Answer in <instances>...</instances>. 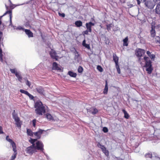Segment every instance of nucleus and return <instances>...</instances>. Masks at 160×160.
I'll return each mask as SVG.
<instances>
[{
  "label": "nucleus",
  "mask_w": 160,
  "mask_h": 160,
  "mask_svg": "<svg viewBox=\"0 0 160 160\" xmlns=\"http://www.w3.org/2000/svg\"><path fill=\"white\" fill-rule=\"evenodd\" d=\"M116 67L118 73L119 74H120L121 73L120 69L119 68V67L118 64L116 65Z\"/></svg>",
  "instance_id": "obj_40"
},
{
  "label": "nucleus",
  "mask_w": 160,
  "mask_h": 160,
  "mask_svg": "<svg viewBox=\"0 0 160 160\" xmlns=\"http://www.w3.org/2000/svg\"><path fill=\"white\" fill-rule=\"evenodd\" d=\"M92 108H91L89 109H87V112L91 113V112H92Z\"/></svg>",
  "instance_id": "obj_51"
},
{
  "label": "nucleus",
  "mask_w": 160,
  "mask_h": 160,
  "mask_svg": "<svg viewBox=\"0 0 160 160\" xmlns=\"http://www.w3.org/2000/svg\"><path fill=\"white\" fill-rule=\"evenodd\" d=\"M37 140V139L31 138V140H29L30 142L32 144V146H35L34 144L35 142Z\"/></svg>",
  "instance_id": "obj_30"
},
{
  "label": "nucleus",
  "mask_w": 160,
  "mask_h": 160,
  "mask_svg": "<svg viewBox=\"0 0 160 160\" xmlns=\"http://www.w3.org/2000/svg\"><path fill=\"white\" fill-rule=\"evenodd\" d=\"M27 133L28 136L32 137L33 135V133L30 129L28 128L27 129Z\"/></svg>",
  "instance_id": "obj_27"
},
{
  "label": "nucleus",
  "mask_w": 160,
  "mask_h": 160,
  "mask_svg": "<svg viewBox=\"0 0 160 160\" xmlns=\"http://www.w3.org/2000/svg\"><path fill=\"white\" fill-rule=\"evenodd\" d=\"M137 1L138 4V5H139L141 3L140 0H137Z\"/></svg>",
  "instance_id": "obj_56"
},
{
  "label": "nucleus",
  "mask_w": 160,
  "mask_h": 160,
  "mask_svg": "<svg viewBox=\"0 0 160 160\" xmlns=\"http://www.w3.org/2000/svg\"><path fill=\"white\" fill-rule=\"evenodd\" d=\"M3 56L2 53L0 54V61L2 62H3L2 59Z\"/></svg>",
  "instance_id": "obj_46"
},
{
  "label": "nucleus",
  "mask_w": 160,
  "mask_h": 160,
  "mask_svg": "<svg viewBox=\"0 0 160 160\" xmlns=\"http://www.w3.org/2000/svg\"><path fill=\"white\" fill-rule=\"evenodd\" d=\"M12 115L13 118L14 119V120H16L18 121L19 118L18 117L17 114L15 113V110H14L12 113Z\"/></svg>",
  "instance_id": "obj_21"
},
{
  "label": "nucleus",
  "mask_w": 160,
  "mask_h": 160,
  "mask_svg": "<svg viewBox=\"0 0 160 160\" xmlns=\"http://www.w3.org/2000/svg\"><path fill=\"white\" fill-rule=\"evenodd\" d=\"M160 1V0H154V2H158V1Z\"/></svg>",
  "instance_id": "obj_58"
},
{
  "label": "nucleus",
  "mask_w": 160,
  "mask_h": 160,
  "mask_svg": "<svg viewBox=\"0 0 160 160\" xmlns=\"http://www.w3.org/2000/svg\"><path fill=\"white\" fill-rule=\"evenodd\" d=\"M20 92L21 93H24L27 95L29 93V92L27 91L24 90L23 89H20Z\"/></svg>",
  "instance_id": "obj_34"
},
{
  "label": "nucleus",
  "mask_w": 160,
  "mask_h": 160,
  "mask_svg": "<svg viewBox=\"0 0 160 160\" xmlns=\"http://www.w3.org/2000/svg\"><path fill=\"white\" fill-rule=\"evenodd\" d=\"M27 153L30 155H32L34 153L36 152V147L32 146L31 145L27 147L26 149Z\"/></svg>",
  "instance_id": "obj_6"
},
{
  "label": "nucleus",
  "mask_w": 160,
  "mask_h": 160,
  "mask_svg": "<svg viewBox=\"0 0 160 160\" xmlns=\"http://www.w3.org/2000/svg\"><path fill=\"white\" fill-rule=\"evenodd\" d=\"M58 15L62 17L63 18H64L65 17V14L64 13H61L59 12L58 13Z\"/></svg>",
  "instance_id": "obj_45"
},
{
  "label": "nucleus",
  "mask_w": 160,
  "mask_h": 160,
  "mask_svg": "<svg viewBox=\"0 0 160 160\" xmlns=\"http://www.w3.org/2000/svg\"><path fill=\"white\" fill-rule=\"evenodd\" d=\"M145 52V51L144 50L141 48L137 49L135 51V54L137 57H138V62L141 64V66H142L143 65V63L142 62V61H143V59L141 57L142 56Z\"/></svg>",
  "instance_id": "obj_4"
},
{
  "label": "nucleus",
  "mask_w": 160,
  "mask_h": 160,
  "mask_svg": "<svg viewBox=\"0 0 160 160\" xmlns=\"http://www.w3.org/2000/svg\"><path fill=\"white\" fill-rule=\"evenodd\" d=\"M110 27H111L110 25L109 24V25H107V29L108 31H109V30L110 29V28H111Z\"/></svg>",
  "instance_id": "obj_50"
},
{
  "label": "nucleus",
  "mask_w": 160,
  "mask_h": 160,
  "mask_svg": "<svg viewBox=\"0 0 160 160\" xmlns=\"http://www.w3.org/2000/svg\"><path fill=\"white\" fill-rule=\"evenodd\" d=\"M94 25V23L91 22L86 24V26L88 30H89V32H91L92 31V27Z\"/></svg>",
  "instance_id": "obj_11"
},
{
  "label": "nucleus",
  "mask_w": 160,
  "mask_h": 160,
  "mask_svg": "<svg viewBox=\"0 0 160 160\" xmlns=\"http://www.w3.org/2000/svg\"><path fill=\"white\" fill-rule=\"evenodd\" d=\"M19 29L20 30H22L23 31H25V29L24 28H23L22 27H20V28H19Z\"/></svg>",
  "instance_id": "obj_55"
},
{
  "label": "nucleus",
  "mask_w": 160,
  "mask_h": 160,
  "mask_svg": "<svg viewBox=\"0 0 160 160\" xmlns=\"http://www.w3.org/2000/svg\"><path fill=\"white\" fill-rule=\"evenodd\" d=\"M68 74L71 77L73 78H75L77 75L76 73L74 72L71 71H68Z\"/></svg>",
  "instance_id": "obj_25"
},
{
  "label": "nucleus",
  "mask_w": 160,
  "mask_h": 160,
  "mask_svg": "<svg viewBox=\"0 0 160 160\" xmlns=\"http://www.w3.org/2000/svg\"><path fill=\"white\" fill-rule=\"evenodd\" d=\"M155 41L156 43H160V37L159 36H156L155 38Z\"/></svg>",
  "instance_id": "obj_33"
},
{
  "label": "nucleus",
  "mask_w": 160,
  "mask_h": 160,
  "mask_svg": "<svg viewBox=\"0 0 160 160\" xmlns=\"http://www.w3.org/2000/svg\"><path fill=\"white\" fill-rule=\"evenodd\" d=\"M103 131L104 132H107L108 131V129L107 128L104 127L103 128Z\"/></svg>",
  "instance_id": "obj_49"
},
{
  "label": "nucleus",
  "mask_w": 160,
  "mask_h": 160,
  "mask_svg": "<svg viewBox=\"0 0 160 160\" xmlns=\"http://www.w3.org/2000/svg\"><path fill=\"white\" fill-rule=\"evenodd\" d=\"M24 32L29 38L33 37V33L30 30L26 29L25 30Z\"/></svg>",
  "instance_id": "obj_15"
},
{
  "label": "nucleus",
  "mask_w": 160,
  "mask_h": 160,
  "mask_svg": "<svg viewBox=\"0 0 160 160\" xmlns=\"http://www.w3.org/2000/svg\"><path fill=\"white\" fill-rule=\"evenodd\" d=\"M34 91L37 92L41 95L44 96L45 94L44 88L41 86H37L34 89Z\"/></svg>",
  "instance_id": "obj_5"
},
{
  "label": "nucleus",
  "mask_w": 160,
  "mask_h": 160,
  "mask_svg": "<svg viewBox=\"0 0 160 160\" xmlns=\"http://www.w3.org/2000/svg\"><path fill=\"white\" fill-rule=\"evenodd\" d=\"M26 84L30 88L31 85V83L28 80H27L26 82Z\"/></svg>",
  "instance_id": "obj_42"
},
{
  "label": "nucleus",
  "mask_w": 160,
  "mask_h": 160,
  "mask_svg": "<svg viewBox=\"0 0 160 160\" xmlns=\"http://www.w3.org/2000/svg\"><path fill=\"white\" fill-rule=\"evenodd\" d=\"M97 69L99 71L101 72H102L103 71V68L100 66H98L97 67Z\"/></svg>",
  "instance_id": "obj_39"
},
{
  "label": "nucleus",
  "mask_w": 160,
  "mask_h": 160,
  "mask_svg": "<svg viewBox=\"0 0 160 160\" xmlns=\"http://www.w3.org/2000/svg\"><path fill=\"white\" fill-rule=\"evenodd\" d=\"M10 71L12 73H14L15 74V75L18 72L17 71L16 69L15 68L10 69Z\"/></svg>",
  "instance_id": "obj_37"
},
{
  "label": "nucleus",
  "mask_w": 160,
  "mask_h": 160,
  "mask_svg": "<svg viewBox=\"0 0 160 160\" xmlns=\"http://www.w3.org/2000/svg\"><path fill=\"white\" fill-rule=\"evenodd\" d=\"M88 32H89V30H88L87 29V30L84 31L83 32V34L84 35L85 34L88 35Z\"/></svg>",
  "instance_id": "obj_44"
},
{
  "label": "nucleus",
  "mask_w": 160,
  "mask_h": 160,
  "mask_svg": "<svg viewBox=\"0 0 160 160\" xmlns=\"http://www.w3.org/2000/svg\"><path fill=\"white\" fill-rule=\"evenodd\" d=\"M16 76L18 78V80L20 82H22V77L21 74L18 72L16 73L15 74Z\"/></svg>",
  "instance_id": "obj_26"
},
{
  "label": "nucleus",
  "mask_w": 160,
  "mask_h": 160,
  "mask_svg": "<svg viewBox=\"0 0 160 160\" xmlns=\"http://www.w3.org/2000/svg\"><path fill=\"white\" fill-rule=\"evenodd\" d=\"M78 72L81 73L83 71V68L81 66H79L78 68Z\"/></svg>",
  "instance_id": "obj_36"
},
{
  "label": "nucleus",
  "mask_w": 160,
  "mask_h": 160,
  "mask_svg": "<svg viewBox=\"0 0 160 160\" xmlns=\"http://www.w3.org/2000/svg\"><path fill=\"white\" fill-rule=\"evenodd\" d=\"M49 54L52 59H54L56 61L58 60V56L57 55V53L55 50L52 49L51 51L49 52Z\"/></svg>",
  "instance_id": "obj_9"
},
{
  "label": "nucleus",
  "mask_w": 160,
  "mask_h": 160,
  "mask_svg": "<svg viewBox=\"0 0 160 160\" xmlns=\"http://www.w3.org/2000/svg\"><path fill=\"white\" fill-rule=\"evenodd\" d=\"M155 12L157 14H160V2L158 3L156 6Z\"/></svg>",
  "instance_id": "obj_20"
},
{
  "label": "nucleus",
  "mask_w": 160,
  "mask_h": 160,
  "mask_svg": "<svg viewBox=\"0 0 160 160\" xmlns=\"http://www.w3.org/2000/svg\"><path fill=\"white\" fill-rule=\"evenodd\" d=\"M34 107L35 108V112L37 115H42L46 112L45 106L40 100H38L35 102Z\"/></svg>",
  "instance_id": "obj_1"
},
{
  "label": "nucleus",
  "mask_w": 160,
  "mask_h": 160,
  "mask_svg": "<svg viewBox=\"0 0 160 160\" xmlns=\"http://www.w3.org/2000/svg\"><path fill=\"white\" fill-rule=\"evenodd\" d=\"M53 68L54 69L58 70H61L60 68L58 66V64L56 62H53L52 63Z\"/></svg>",
  "instance_id": "obj_19"
},
{
  "label": "nucleus",
  "mask_w": 160,
  "mask_h": 160,
  "mask_svg": "<svg viewBox=\"0 0 160 160\" xmlns=\"http://www.w3.org/2000/svg\"><path fill=\"white\" fill-rule=\"evenodd\" d=\"M75 24L77 27H80L82 26V21L78 20L76 21Z\"/></svg>",
  "instance_id": "obj_24"
},
{
  "label": "nucleus",
  "mask_w": 160,
  "mask_h": 160,
  "mask_svg": "<svg viewBox=\"0 0 160 160\" xmlns=\"http://www.w3.org/2000/svg\"><path fill=\"white\" fill-rule=\"evenodd\" d=\"M86 44V40L85 39H84L82 42V45L83 46L84 45H85Z\"/></svg>",
  "instance_id": "obj_54"
},
{
  "label": "nucleus",
  "mask_w": 160,
  "mask_h": 160,
  "mask_svg": "<svg viewBox=\"0 0 160 160\" xmlns=\"http://www.w3.org/2000/svg\"><path fill=\"white\" fill-rule=\"evenodd\" d=\"M145 5L148 8L150 9H153L155 6V2L152 0L147 1L144 2Z\"/></svg>",
  "instance_id": "obj_7"
},
{
  "label": "nucleus",
  "mask_w": 160,
  "mask_h": 160,
  "mask_svg": "<svg viewBox=\"0 0 160 160\" xmlns=\"http://www.w3.org/2000/svg\"><path fill=\"white\" fill-rule=\"evenodd\" d=\"M97 146L98 147H99L102 149V151L106 148L104 146L101 145L99 143H98Z\"/></svg>",
  "instance_id": "obj_35"
},
{
  "label": "nucleus",
  "mask_w": 160,
  "mask_h": 160,
  "mask_svg": "<svg viewBox=\"0 0 160 160\" xmlns=\"http://www.w3.org/2000/svg\"><path fill=\"white\" fill-rule=\"evenodd\" d=\"M36 120L35 119H34L32 121V126L34 127H36Z\"/></svg>",
  "instance_id": "obj_43"
},
{
  "label": "nucleus",
  "mask_w": 160,
  "mask_h": 160,
  "mask_svg": "<svg viewBox=\"0 0 160 160\" xmlns=\"http://www.w3.org/2000/svg\"><path fill=\"white\" fill-rule=\"evenodd\" d=\"M102 152L104 153V154H105V155L107 156H109V151H108V150H107L106 148H105V149H104L102 151Z\"/></svg>",
  "instance_id": "obj_32"
},
{
  "label": "nucleus",
  "mask_w": 160,
  "mask_h": 160,
  "mask_svg": "<svg viewBox=\"0 0 160 160\" xmlns=\"http://www.w3.org/2000/svg\"><path fill=\"white\" fill-rule=\"evenodd\" d=\"M83 46L89 49L90 48L89 44H86L85 45H84Z\"/></svg>",
  "instance_id": "obj_47"
},
{
  "label": "nucleus",
  "mask_w": 160,
  "mask_h": 160,
  "mask_svg": "<svg viewBox=\"0 0 160 160\" xmlns=\"http://www.w3.org/2000/svg\"><path fill=\"white\" fill-rule=\"evenodd\" d=\"M122 111L124 114V117L126 119H128L129 118V115L125 109H122Z\"/></svg>",
  "instance_id": "obj_28"
},
{
  "label": "nucleus",
  "mask_w": 160,
  "mask_h": 160,
  "mask_svg": "<svg viewBox=\"0 0 160 160\" xmlns=\"http://www.w3.org/2000/svg\"><path fill=\"white\" fill-rule=\"evenodd\" d=\"M43 130L40 129L38 132L33 133V134L37 137L38 139L41 138V135L42 133Z\"/></svg>",
  "instance_id": "obj_12"
},
{
  "label": "nucleus",
  "mask_w": 160,
  "mask_h": 160,
  "mask_svg": "<svg viewBox=\"0 0 160 160\" xmlns=\"http://www.w3.org/2000/svg\"><path fill=\"white\" fill-rule=\"evenodd\" d=\"M128 37H126L124 39H123V46H128Z\"/></svg>",
  "instance_id": "obj_22"
},
{
  "label": "nucleus",
  "mask_w": 160,
  "mask_h": 160,
  "mask_svg": "<svg viewBox=\"0 0 160 160\" xmlns=\"http://www.w3.org/2000/svg\"><path fill=\"white\" fill-rule=\"evenodd\" d=\"M108 91V83L107 80L105 81V85L103 93L104 94H107Z\"/></svg>",
  "instance_id": "obj_17"
},
{
  "label": "nucleus",
  "mask_w": 160,
  "mask_h": 160,
  "mask_svg": "<svg viewBox=\"0 0 160 160\" xmlns=\"http://www.w3.org/2000/svg\"><path fill=\"white\" fill-rule=\"evenodd\" d=\"M113 60L115 62L116 65L118 64L119 58L115 54H113Z\"/></svg>",
  "instance_id": "obj_18"
},
{
  "label": "nucleus",
  "mask_w": 160,
  "mask_h": 160,
  "mask_svg": "<svg viewBox=\"0 0 160 160\" xmlns=\"http://www.w3.org/2000/svg\"><path fill=\"white\" fill-rule=\"evenodd\" d=\"M145 157L147 158H152V154L151 153H147L145 155Z\"/></svg>",
  "instance_id": "obj_38"
},
{
  "label": "nucleus",
  "mask_w": 160,
  "mask_h": 160,
  "mask_svg": "<svg viewBox=\"0 0 160 160\" xmlns=\"http://www.w3.org/2000/svg\"><path fill=\"white\" fill-rule=\"evenodd\" d=\"M4 132L3 131V128L2 127L0 126V134H3Z\"/></svg>",
  "instance_id": "obj_48"
},
{
  "label": "nucleus",
  "mask_w": 160,
  "mask_h": 160,
  "mask_svg": "<svg viewBox=\"0 0 160 160\" xmlns=\"http://www.w3.org/2000/svg\"><path fill=\"white\" fill-rule=\"evenodd\" d=\"M118 160H123L122 159V158H119V159H118Z\"/></svg>",
  "instance_id": "obj_59"
},
{
  "label": "nucleus",
  "mask_w": 160,
  "mask_h": 160,
  "mask_svg": "<svg viewBox=\"0 0 160 160\" xmlns=\"http://www.w3.org/2000/svg\"><path fill=\"white\" fill-rule=\"evenodd\" d=\"M46 117L49 121H51L53 119V118L52 115L49 113H47L45 114Z\"/></svg>",
  "instance_id": "obj_23"
},
{
  "label": "nucleus",
  "mask_w": 160,
  "mask_h": 160,
  "mask_svg": "<svg viewBox=\"0 0 160 160\" xmlns=\"http://www.w3.org/2000/svg\"><path fill=\"white\" fill-rule=\"evenodd\" d=\"M2 53V51L1 48H0V54Z\"/></svg>",
  "instance_id": "obj_57"
},
{
  "label": "nucleus",
  "mask_w": 160,
  "mask_h": 160,
  "mask_svg": "<svg viewBox=\"0 0 160 160\" xmlns=\"http://www.w3.org/2000/svg\"><path fill=\"white\" fill-rule=\"evenodd\" d=\"M7 14H9V18H10V25L11 26L12 24V11L11 10L10 11H6V12L3 14V16H5Z\"/></svg>",
  "instance_id": "obj_13"
},
{
  "label": "nucleus",
  "mask_w": 160,
  "mask_h": 160,
  "mask_svg": "<svg viewBox=\"0 0 160 160\" xmlns=\"http://www.w3.org/2000/svg\"><path fill=\"white\" fill-rule=\"evenodd\" d=\"M27 96L29 97V98L31 100H34V97L32 95L30 94L29 93L27 95Z\"/></svg>",
  "instance_id": "obj_41"
},
{
  "label": "nucleus",
  "mask_w": 160,
  "mask_h": 160,
  "mask_svg": "<svg viewBox=\"0 0 160 160\" xmlns=\"http://www.w3.org/2000/svg\"><path fill=\"white\" fill-rule=\"evenodd\" d=\"M36 149L40 150L42 152H43L44 150L43 144L41 142L38 141L36 143Z\"/></svg>",
  "instance_id": "obj_8"
},
{
  "label": "nucleus",
  "mask_w": 160,
  "mask_h": 160,
  "mask_svg": "<svg viewBox=\"0 0 160 160\" xmlns=\"http://www.w3.org/2000/svg\"><path fill=\"white\" fill-rule=\"evenodd\" d=\"M6 140L10 143L11 144L12 146L13 151H14V153L11 157V160H14L16 158L17 154L16 144L12 139L9 138L8 136H6Z\"/></svg>",
  "instance_id": "obj_3"
},
{
  "label": "nucleus",
  "mask_w": 160,
  "mask_h": 160,
  "mask_svg": "<svg viewBox=\"0 0 160 160\" xmlns=\"http://www.w3.org/2000/svg\"><path fill=\"white\" fill-rule=\"evenodd\" d=\"M143 59V61H142V62L143 63V65L141 66L144 67L146 68V71L148 74H151L153 70L152 67L151 61L148 57L146 56L144 57Z\"/></svg>",
  "instance_id": "obj_2"
},
{
  "label": "nucleus",
  "mask_w": 160,
  "mask_h": 160,
  "mask_svg": "<svg viewBox=\"0 0 160 160\" xmlns=\"http://www.w3.org/2000/svg\"><path fill=\"white\" fill-rule=\"evenodd\" d=\"M92 111L93 110V111L91 112V113L93 115L96 114L98 112V109L94 107H92Z\"/></svg>",
  "instance_id": "obj_29"
},
{
  "label": "nucleus",
  "mask_w": 160,
  "mask_h": 160,
  "mask_svg": "<svg viewBox=\"0 0 160 160\" xmlns=\"http://www.w3.org/2000/svg\"><path fill=\"white\" fill-rule=\"evenodd\" d=\"M155 23H152L151 30L150 31V33L152 37L154 38L156 35V31L155 29Z\"/></svg>",
  "instance_id": "obj_10"
},
{
  "label": "nucleus",
  "mask_w": 160,
  "mask_h": 160,
  "mask_svg": "<svg viewBox=\"0 0 160 160\" xmlns=\"http://www.w3.org/2000/svg\"><path fill=\"white\" fill-rule=\"evenodd\" d=\"M8 1L10 3L9 7L6 4H5V6L6 9L7 10V11H10V10H11L12 11V9H13L15 8V7L14 6V5L12 4V2L10 0H8Z\"/></svg>",
  "instance_id": "obj_14"
},
{
  "label": "nucleus",
  "mask_w": 160,
  "mask_h": 160,
  "mask_svg": "<svg viewBox=\"0 0 160 160\" xmlns=\"http://www.w3.org/2000/svg\"><path fill=\"white\" fill-rule=\"evenodd\" d=\"M146 53L149 57L151 58L152 60L154 61L156 58L155 55L154 54H152L151 52L149 51H147Z\"/></svg>",
  "instance_id": "obj_16"
},
{
  "label": "nucleus",
  "mask_w": 160,
  "mask_h": 160,
  "mask_svg": "<svg viewBox=\"0 0 160 160\" xmlns=\"http://www.w3.org/2000/svg\"><path fill=\"white\" fill-rule=\"evenodd\" d=\"M4 16L2 15V16H0V25H1L2 23V22L1 20V19Z\"/></svg>",
  "instance_id": "obj_53"
},
{
  "label": "nucleus",
  "mask_w": 160,
  "mask_h": 160,
  "mask_svg": "<svg viewBox=\"0 0 160 160\" xmlns=\"http://www.w3.org/2000/svg\"><path fill=\"white\" fill-rule=\"evenodd\" d=\"M16 122V125L18 127L21 128V123L20 121V119L19 118V120L17 121L16 120L15 121Z\"/></svg>",
  "instance_id": "obj_31"
},
{
  "label": "nucleus",
  "mask_w": 160,
  "mask_h": 160,
  "mask_svg": "<svg viewBox=\"0 0 160 160\" xmlns=\"http://www.w3.org/2000/svg\"><path fill=\"white\" fill-rule=\"evenodd\" d=\"M2 35H3V34H2V32L0 31V42L1 41V39L2 37Z\"/></svg>",
  "instance_id": "obj_52"
}]
</instances>
